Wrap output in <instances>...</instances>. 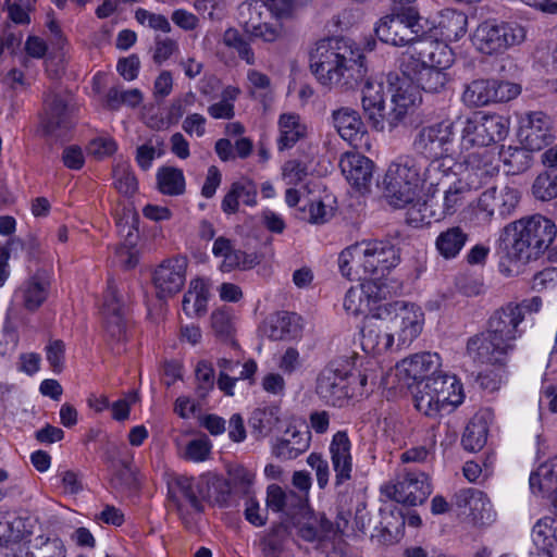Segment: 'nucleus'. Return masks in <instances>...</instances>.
<instances>
[{"instance_id":"obj_1","label":"nucleus","mask_w":557,"mask_h":557,"mask_svg":"<svg viewBox=\"0 0 557 557\" xmlns=\"http://www.w3.org/2000/svg\"><path fill=\"white\" fill-rule=\"evenodd\" d=\"M364 55L342 38L322 39L310 51V69L327 88L354 89L367 75Z\"/></svg>"},{"instance_id":"obj_2","label":"nucleus","mask_w":557,"mask_h":557,"mask_svg":"<svg viewBox=\"0 0 557 557\" xmlns=\"http://www.w3.org/2000/svg\"><path fill=\"white\" fill-rule=\"evenodd\" d=\"M556 225L540 214L518 220L504 227L498 249L510 262L527 264L537 260L556 237Z\"/></svg>"},{"instance_id":"obj_3","label":"nucleus","mask_w":557,"mask_h":557,"mask_svg":"<svg viewBox=\"0 0 557 557\" xmlns=\"http://www.w3.org/2000/svg\"><path fill=\"white\" fill-rule=\"evenodd\" d=\"M522 321L523 315L513 304L496 310L488 320L487 332L468 341L469 355L482 363L504 364L515 349V341L520 336L518 327Z\"/></svg>"},{"instance_id":"obj_4","label":"nucleus","mask_w":557,"mask_h":557,"mask_svg":"<svg viewBox=\"0 0 557 557\" xmlns=\"http://www.w3.org/2000/svg\"><path fill=\"white\" fill-rule=\"evenodd\" d=\"M434 23L420 15L414 5L396 9L392 14L383 16L375 26L377 38L396 47L411 46L412 52L422 40H433Z\"/></svg>"},{"instance_id":"obj_5","label":"nucleus","mask_w":557,"mask_h":557,"mask_svg":"<svg viewBox=\"0 0 557 557\" xmlns=\"http://www.w3.org/2000/svg\"><path fill=\"white\" fill-rule=\"evenodd\" d=\"M409 61L414 64L413 74L420 87L426 92L437 94L445 89L448 82L444 69L453 61L451 51L437 40H422L410 53Z\"/></svg>"},{"instance_id":"obj_6","label":"nucleus","mask_w":557,"mask_h":557,"mask_svg":"<svg viewBox=\"0 0 557 557\" xmlns=\"http://www.w3.org/2000/svg\"><path fill=\"white\" fill-rule=\"evenodd\" d=\"M383 185V195L393 208L403 209L416 201L422 193L419 160L407 156L392 163Z\"/></svg>"},{"instance_id":"obj_7","label":"nucleus","mask_w":557,"mask_h":557,"mask_svg":"<svg viewBox=\"0 0 557 557\" xmlns=\"http://www.w3.org/2000/svg\"><path fill=\"white\" fill-rule=\"evenodd\" d=\"M458 121L444 119L440 122L422 126L412 139L413 152L426 160H444L453 162L456 154V128Z\"/></svg>"},{"instance_id":"obj_8","label":"nucleus","mask_w":557,"mask_h":557,"mask_svg":"<svg viewBox=\"0 0 557 557\" xmlns=\"http://www.w3.org/2000/svg\"><path fill=\"white\" fill-rule=\"evenodd\" d=\"M379 315L395 334L397 350L409 347L420 335L424 324V313L419 306L399 300L380 305Z\"/></svg>"},{"instance_id":"obj_9","label":"nucleus","mask_w":557,"mask_h":557,"mask_svg":"<svg viewBox=\"0 0 557 557\" xmlns=\"http://www.w3.org/2000/svg\"><path fill=\"white\" fill-rule=\"evenodd\" d=\"M351 368L344 360L329 362L318 374L315 393L326 405L342 408L354 395Z\"/></svg>"},{"instance_id":"obj_10","label":"nucleus","mask_w":557,"mask_h":557,"mask_svg":"<svg viewBox=\"0 0 557 557\" xmlns=\"http://www.w3.org/2000/svg\"><path fill=\"white\" fill-rule=\"evenodd\" d=\"M525 39V29L516 22L487 20L479 24L472 41L476 49L485 54L502 53Z\"/></svg>"},{"instance_id":"obj_11","label":"nucleus","mask_w":557,"mask_h":557,"mask_svg":"<svg viewBox=\"0 0 557 557\" xmlns=\"http://www.w3.org/2000/svg\"><path fill=\"white\" fill-rule=\"evenodd\" d=\"M421 102V96L417 87L403 82L395 87L391 95V102L388 107L384 103L377 109L375 120H368L372 127L380 132H393L399 126L404 125L408 115Z\"/></svg>"},{"instance_id":"obj_12","label":"nucleus","mask_w":557,"mask_h":557,"mask_svg":"<svg viewBox=\"0 0 557 557\" xmlns=\"http://www.w3.org/2000/svg\"><path fill=\"white\" fill-rule=\"evenodd\" d=\"M461 127L460 145L462 149L487 147L506 138L507 121L500 115H483L473 117H457Z\"/></svg>"},{"instance_id":"obj_13","label":"nucleus","mask_w":557,"mask_h":557,"mask_svg":"<svg viewBox=\"0 0 557 557\" xmlns=\"http://www.w3.org/2000/svg\"><path fill=\"white\" fill-rule=\"evenodd\" d=\"M398 233L384 239L359 244L361 246V271L366 277L379 280L400 262Z\"/></svg>"},{"instance_id":"obj_14","label":"nucleus","mask_w":557,"mask_h":557,"mask_svg":"<svg viewBox=\"0 0 557 557\" xmlns=\"http://www.w3.org/2000/svg\"><path fill=\"white\" fill-rule=\"evenodd\" d=\"M168 503L174 508L185 525L190 523L188 505L195 512L205 511L200 494V478L174 475L168 480Z\"/></svg>"},{"instance_id":"obj_15","label":"nucleus","mask_w":557,"mask_h":557,"mask_svg":"<svg viewBox=\"0 0 557 557\" xmlns=\"http://www.w3.org/2000/svg\"><path fill=\"white\" fill-rule=\"evenodd\" d=\"M385 495L408 506L422 504L432 493L429 476L424 472L406 471L395 483L383 487Z\"/></svg>"},{"instance_id":"obj_16","label":"nucleus","mask_w":557,"mask_h":557,"mask_svg":"<svg viewBox=\"0 0 557 557\" xmlns=\"http://www.w3.org/2000/svg\"><path fill=\"white\" fill-rule=\"evenodd\" d=\"M126 301L114 278H109L103 296L102 314L104 329L110 339L121 343L126 339Z\"/></svg>"},{"instance_id":"obj_17","label":"nucleus","mask_w":557,"mask_h":557,"mask_svg":"<svg viewBox=\"0 0 557 557\" xmlns=\"http://www.w3.org/2000/svg\"><path fill=\"white\" fill-rule=\"evenodd\" d=\"M260 7L251 3H243L240 5V16L244 32L252 40H261L265 44H274L282 41L286 32L280 21L281 18L263 20Z\"/></svg>"},{"instance_id":"obj_18","label":"nucleus","mask_w":557,"mask_h":557,"mask_svg":"<svg viewBox=\"0 0 557 557\" xmlns=\"http://www.w3.org/2000/svg\"><path fill=\"white\" fill-rule=\"evenodd\" d=\"M290 524L296 529L299 539L309 543H322L334 535V524L324 512H315L301 506L298 512L292 517Z\"/></svg>"},{"instance_id":"obj_19","label":"nucleus","mask_w":557,"mask_h":557,"mask_svg":"<svg viewBox=\"0 0 557 557\" xmlns=\"http://www.w3.org/2000/svg\"><path fill=\"white\" fill-rule=\"evenodd\" d=\"M41 125L46 135L62 138L74 126L73 110L63 97L51 94L45 99Z\"/></svg>"},{"instance_id":"obj_20","label":"nucleus","mask_w":557,"mask_h":557,"mask_svg":"<svg viewBox=\"0 0 557 557\" xmlns=\"http://www.w3.org/2000/svg\"><path fill=\"white\" fill-rule=\"evenodd\" d=\"M361 346L366 352L373 355L397 350L395 334L389 330L388 323L380 318L379 307L375 314L364 319L361 329Z\"/></svg>"},{"instance_id":"obj_21","label":"nucleus","mask_w":557,"mask_h":557,"mask_svg":"<svg viewBox=\"0 0 557 557\" xmlns=\"http://www.w3.org/2000/svg\"><path fill=\"white\" fill-rule=\"evenodd\" d=\"M187 259L174 257L164 260L153 272V285L159 298L178 293L185 284Z\"/></svg>"},{"instance_id":"obj_22","label":"nucleus","mask_w":557,"mask_h":557,"mask_svg":"<svg viewBox=\"0 0 557 557\" xmlns=\"http://www.w3.org/2000/svg\"><path fill=\"white\" fill-rule=\"evenodd\" d=\"M519 201L520 193L517 188L510 186L490 187L479 197L478 208L488 219L506 218L513 212Z\"/></svg>"},{"instance_id":"obj_23","label":"nucleus","mask_w":557,"mask_h":557,"mask_svg":"<svg viewBox=\"0 0 557 557\" xmlns=\"http://www.w3.org/2000/svg\"><path fill=\"white\" fill-rule=\"evenodd\" d=\"M444 384L445 377H441V374L419 382L413 396L417 410L428 417H435L446 409L445 399H448V394L443 389Z\"/></svg>"},{"instance_id":"obj_24","label":"nucleus","mask_w":557,"mask_h":557,"mask_svg":"<svg viewBox=\"0 0 557 557\" xmlns=\"http://www.w3.org/2000/svg\"><path fill=\"white\" fill-rule=\"evenodd\" d=\"M518 136L529 150L543 149L550 139L548 119L543 112H531L521 119Z\"/></svg>"},{"instance_id":"obj_25","label":"nucleus","mask_w":557,"mask_h":557,"mask_svg":"<svg viewBox=\"0 0 557 557\" xmlns=\"http://www.w3.org/2000/svg\"><path fill=\"white\" fill-rule=\"evenodd\" d=\"M441 358L437 354L421 352L403 359L397 363V371L413 382L426 381L428 377L435 376L438 373Z\"/></svg>"},{"instance_id":"obj_26","label":"nucleus","mask_w":557,"mask_h":557,"mask_svg":"<svg viewBox=\"0 0 557 557\" xmlns=\"http://www.w3.org/2000/svg\"><path fill=\"white\" fill-rule=\"evenodd\" d=\"M454 504L459 509H469L470 516L475 523L486 524L493 520L490 499L482 491L469 487L455 493Z\"/></svg>"},{"instance_id":"obj_27","label":"nucleus","mask_w":557,"mask_h":557,"mask_svg":"<svg viewBox=\"0 0 557 557\" xmlns=\"http://www.w3.org/2000/svg\"><path fill=\"white\" fill-rule=\"evenodd\" d=\"M342 173L357 189H367L372 181L373 162L358 152H346L339 161Z\"/></svg>"},{"instance_id":"obj_28","label":"nucleus","mask_w":557,"mask_h":557,"mask_svg":"<svg viewBox=\"0 0 557 557\" xmlns=\"http://www.w3.org/2000/svg\"><path fill=\"white\" fill-rule=\"evenodd\" d=\"M350 441L345 431L334 434L330 445L335 485L339 486L351 479L352 460L350 455Z\"/></svg>"},{"instance_id":"obj_29","label":"nucleus","mask_w":557,"mask_h":557,"mask_svg":"<svg viewBox=\"0 0 557 557\" xmlns=\"http://www.w3.org/2000/svg\"><path fill=\"white\" fill-rule=\"evenodd\" d=\"M49 290L50 282L44 274L37 272L17 288L15 298L25 310L35 312L47 300Z\"/></svg>"},{"instance_id":"obj_30","label":"nucleus","mask_w":557,"mask_h":557,"mask_svg":"<svg viewBox=\"0 0 557 557\" xmlns=\"http://www.w3.org/2000/svg\"><path fill=\"white\" fill-rule=\"evenodd\" d=\"M433 23L435 34L430 35L434 40L440 35L443 40L458 41L467 34L468 16L461 11L445 9L440 13L438 21Z\"/></svg>"},{"instance_id":"obj_31","label":"nucleus","mask_w":557,"mask_h":557,"mask_svg":"<svg viewBox=\"0 0 557 557\" xmlns=\"http://www.w3.org/2000/svg\"><path fill=\"white\" fill-rule=\"evenodd\" d=\"M332 120L339 136L357 146L366 133L364 124L359 113L351 108H341L332 113Z\"/></svg>"},{"instance_id":"obj_32","label":"nucleus","mask_w":557,"mask_h":557,"mask_svg":"<svg viewBox=\"0 0 557 557\" xmlns=\"http://www.w3.org/2000/svg\"><path fill=\"white\" fill-rule=\"evenodd\" d=\"M300 317L292 312H277L264 324V334L273 341L295 338L301 331Z\"/></svg>"},{"instance_id":"obj_33","label":"nucleus","mask_w":557,"mask_h":557,"mask_svg":"<svg viewBox=\"0 0 557 557\" xmlns=\"http://www.w3.org/2000/svg\"><path fill=\"white\" fill-rule=\"evenodd\" d=\"M469 238L461 226H450L442 231L435 239V248L440 256L446 260L455 259Z\"/></svg>"},{"instance_id":"obj_34","label":"nucleus","mask_w":557,"mask_h":557,"mask_svg":"<svg viewBox=\"0 0 557 557\" xmlns=\"http://www.w3.org/2000/svg\"><path fill=\"white\" fill-rule=\"evenodd\" d=\"M363 87L361 89V104L363 112L368 120H375V114H377V109H380L385 103L386 92L384 89V85L381 81L374 79L371 76L366 75L363 81Z\"/></svg>"},{"instance_id":"obj_35","label":"nucleus","mask_w":557,"mask_h":557,"mask_svg":"<svg viewBox=\"0 0 557 557\" xmlns=\"http://www.w3.org/2000/svg\"><path fill=\"white\" fill-rule=\"evenodd\" d=\"M530 487L534 494L547 495L549 498L557 490V457L549 463L541 465L530 475Z\"/></svg>"},{"instance_id":"obj_36","label":"nucleus","mask_w":557,"mask_h":557,"mask_svg":"<svg viewBox=\"0 0 557 557\" xmlns=\"http://www.w3.org/2000/svg\"><path fill=\"white\" fill-rule=\"evenodd\" d=\"M288 437L281 438L273 446V454L283 460H292L306 451L309 447L308 433L299 431H286Z\"/></svg>"},{"instance_id":"obj_37","label":"nucleus","mask_w":557,"mask_h":557,"mask_svg":"<svg viewBox=\"0 0 557 557\" xmlns=\"http://www.w3.org/2000/svg\"><path fill=\"white\" fill-rule=\"evenodd\" d=\"M230 493L231 488L226 480L213 475L200 476V494L202 497V504L208 502L218 504L219 506H225L227 504Z\"/></svg>"},{"instance_id":"obj_38","label":"nucleus","mask_w":557,"mask_h":557,"mask_svg":"<svg viewBox=\"0 0 557 557\" xmlns=\"http://www.w3.org/2000/svg\"><path fill=\"white\" fill-rule=\"evenodd\" d=\"M494 79H474L462 92V101L470 108L484 107L493 102Z\"/></svg>"},{"instance_id":"obj_39","label":"nucleus","mask_w":557,"mask_h":557,"mask_svg":"<svg viewBox=\"0 0 557 557\" xmlns=\"http://www.w3.org/2000/svg\"><path fill=\"white\" fill-rule=\"evenodd\" d=\"M208 290L201 281L190 283L182 301L183 311L188 317H201L207 311Z\"/></svg>"},{"instance_id":"obj_40","label":"nucleus","mask_w":557,"mask_h":557,"mask_svg":"<svg viewBox=\"0 0 557 557\" xmlns=\"http://www.w3.org/2000/svg\"><path fill=\"white\" fill-rule=\"evenodd\" d=\"M280 137L277 146L280 150L292 148L305 136V126L300 125L296 114H282L278 121Z\"/></svg>"},{"instance_id":"obj_41","label":"nucleus","mask_w":557,"mask_h":557,"mask_svg":"<svg viewBox=\"0 0 557 557\" xmlns=\"http://www.w3.org/2000/svg\"><path fill=\"white\" fill-rule=\"evenodd\" d=\"M288 536L289 530L287 524L284 522L272 524L260 540V547L263 555L267 557H278L283 552L284 543Z\"/></svg>"},{"instance_id":"obj_42","label":"nucleus","mask_w":557,"mask_h":557,"mask_svg":"<svg viewBox=\"0 0 557 557\" xmlns=\"http://www.w3.org/2000/svg\"><path fill=\"white\" fill-rule=\"evenodd\" d=\"M159 190L169 196H178L185 191L183 171L173 166H162L157 173Z\"/></svg>"},{"instance_id":"obj_43","label":"nucleus","mask_w":557,"mask_h":557,"mask_svg":"<svg viewBox=\"0 0 557 557\" xmlns=\"http://www.w3.org/2000/svg\"><path fill=\"white\" fill-rule=\"evenodd\" d=\"M428 164L419 161V174L421 176L422 190L428 186V190L443 184V180L448 176L450 164L444 160H428Z\"/></svg>"},{"instance_id":"obj_44","label":"nucleus","mask_w":557,"mask_h":557,"mask_svg":"<svg viewBox=\"0 0 557 557\" xmlns=\"http://www.w3.org/2000/svg\"><path fill=\"white\" fill-rule=\"evenodd\" d=\"M27 550L33 557H66V547L57 536L38 535L30 541Z\"/></svg>"},{"instance_id":"obj_45","label":"nucleus","mask_w":557,"mask_h":557,"mask_svg":"<svg viewBox=\"0 0 557 557\" xmlns=\"http://www.w3.org/2000/svg\"><path fill=\"white\" fill-rule=\"evenodd\" d=\"M361 246L359 244L344 249L338 256V267L343 276L350 281L361 280Z\"/></svg>"},{"instance_id":"obj_46","label":"nucleus","mask_w":557,"mask_h":557,"mask_svg":"<svg viewBox=\"0 0 557 557\" xmlns=\"http://www.w3.org/2000/svg\"><path fill=\"white\" fill-rule=\"evenodd\" d=\"M280 414L281 410L276 406L256 409L249 420L250 426L260 435L265 436L278 426Z\"/></svg>"},{"instance_id":"obj_47","label":"nucleus","mask_w":557,"mask_h":557,"mask_svg":"<svg viewBox=\"0 0 557 557\" xmlns=\"http://www.w3.org/2000/svg\"><path fill=\"white\" fill-rule=\"evenodd\" d=\"M532 150L523 147H508L500 152V158L504 164L507 166V173L518 174L527 169L531 164V152Z\"/></svg>"},{"instance_id":"obj_48","label":"nucleus","mask_w":557,"mask_h":557,"mask_svg":"<svg viewBox=\"0 0 557 557\" xmlns=\"http://www.w3.org/2000/svg\"><path fill=\"white\" fill-rule=\"evenodd\" d=\"M487 440V426L483 419L471 420L462 435V445L469 451L480 450Z\"/></svg>"},{"instance_id":"obj_49","label":"nucleus","mask_w":557,"mask_h":557,"mask_svg":"<svg viewBox=\"0 0 557 557\" xmlns=\"http://www.w3.org/2000/svg\"><path fill=\"white\" fill-rule=\"evenodd\" d=\"M533 195L542 201H549L557 197V171L546 170L540 174L532 186Z\"/></svg>"},{"instance_id":"obj_50","label":"nucleus","mask_w":557,"mask_h":557,"mask_svg":"<svg viewBox=\"0 0 557 557\" xmlns=\"http://www.w3.org/2000/svg\"><path fill=\"white\" fill-rule=\"evenodd\" d=\"M407 222L414 227L423 224H430L431 219L436 221L437 214L431 210L432 199L422 200L421 194L416 201L407 205Z\"/></svg>"},{"instance_id":"obj_51","label":"nucleus","mask_w":557,"mask_h":557,"mask_svg":"<svg viewBox=\"0 0 557 557\" xmlns=\"http://www.w3.org/2000/svg\"><path fill=\"white\" fill-rule=\"evenodd\" d=\"M223 44L234 49L242 60H245L248 64L255 63V53L250 47V44L244 38L238 29L230 27L223 34Z\"/></svg>"},{"instance_id":"obj_52","label":"nucleus","mask_w":557,"mask_h":557,"mask_svg":"<svg viewBox=\"0 0 557 557\" xmlns=\"http://www.w3.org/2000/svg\"><path fill=\"white\" fill-rule=\"evenodd\" d=\"M299 207V219L312 224H323L332 216V209L327 208L321 200H302Z\"/></svg>"},{"instance_id":"obj_53","label":"nucleus","mask_w":557,"mask_h":557,"mask_svg":"<svg viewBox=\"0 0 557 557\" xmlns=\"http://www.w3.org/2000/svg\"><path fill=\"white\" fill-rule=\"evenodd\" d=\"M555 520L552 518H544L536 522L532 529V540L539 549L548 550L555 541V529L553 527Z\"/></svg>"},{"instance_id":"obj_54","label":"nucleus","mask_w":557,"mask_h":557,"mask_svg":"<svg viewBox=\"0 0 557 557\" xmlns=\"http://www.w3.org/2000/svg\"><path fill=\"white\" fill-rule=\"evenodd\" d=\"M195 374L196 392L199 397L205 398L214 386V370L210 362L201 360L197 363Z\"/></svg>"},{"instance_id":"obj_55","label":"nucleus","mask_w":557,"mask_h":557,"mask_svg":"<svg viewBox=\"0 0 557 557\" xmlns=\"http://www.w3.org/2000/svg\"><path fill=\"white\" fill-rule=\"evenodd\" d=\"M463 193L465 187L460 182L450 185L444 191L443 210L437 214L436 221H440L445 215H451L456 212L457 207H459L462 202Z\"/></svg>"},{"instance_id":"obj_56","label":"nucleus","mask_w":557,"mask_h":557,"mask_svg":"<svg viewBox=\"0 0 557 557\" xmlns=\"http://www.w3.org/2000/svg\"><path fill=\"white\" fill-rule=\"evenodd\" d=\"M111 486L116 491H135L138 482L135 472L126 461H121V468L111 479Z\"/></svg>"},{"instance_id":"obj_57","label":"nucleus","mask_w":557,"mask_h":557,"mask_svg":"<svg viewBox=\"0 0 557 557\" xmlns=\"http://www.w3.org/2000/svg\"><path fill=\"white\" fill-rule=\"evenodd\" d=\"M370 299L362 290L350 288L344 298V309L348 314L359 315L369 308Z\"/></svg>"},{"instance_id":"obj_58","label":"nucleus","mask_w":557,"mask_h":557,"mask_svg":"<svg viewBox=\"0 0 557 557\" xmlns=\"http://www.w3.org/2000/svg\"><path fill=\"white\" fill-rule=\"evenodd\" d=\"M114 184L119 193L131 196L137 190V180L128 166H116L114 169Z\"/></svg>"},{"instance_id":"obj_59","label":"nucleus","mask_w":557,"mask_h":557,"mask_svg":"<svg viewBox=\"0 0 557 557\" xmlns=\"http://www.w3.org/2000/svg\"><path fill=\"white\" fill-rule=\"evenodd\" d=\"M135 17L138 23L146 25L151 29L161 30L163 33H170L172 30L169 20L162 14L152 13L145 9H138Z\"/></svg>"},{"instance_id":"obj_60","label":"nucleus","mask_w":557,"mask_h":557,"mask_svg":"<svg viewBox=\"0 0 557 557\" xmlns=\"http://www.w3.org/2000/svg\"><path fill=\"white\" fill-rule=\"evenodd\" d=\"M34 2L35 0H15L14 2L7 0L5 7L9 18L15 24H28V11L32 9Z\"/></svg>"},{"instance_id":"obj_61","label":"nucleus","mask_w":557,"mask_h":557,"mask_svg":"<svg viewBox=\"0 0 557 557\" xmlns=\"http://www.w3.org/2000/svg\"><path fill=\"white\" fill-rule=\"evenodd\" d=\"M65 345L61 339H54L46 347L47 360L53 372H61L64 364Z\"/></svg>"},{"instance_id":"obj_62","label":"nucleus","mask_w":557,"mask_h":557,"mask_svg":"<svg viewBox=\"0 0 557 557\" xmlns=\"http://www.w3.org/2000/svg\"><path fill=\"white\" fill-rule=\"evenodd\" d=\"M441 377H445L443 389L448 394V399H445V407H457L463 399L461 384L455 375L441 374Z\"/></svg>"},{"instance_id":"obj_63","label":"nucleus","mask_w":557,"mask_h":557,"mask_svg":"<svg viewBox=\"0 0 557 557\" xmlns=\"http://www.w3.org/2000/svg\"><path fill=\"white\" fill-rule=\"evenodd\" d=\"M154 45L156 48L152 59L157 64H161L166 61L177 50V42L169 37L162 38L157 36L154 38Z\"/></svg>"},{"instance_id":"obj_64","label":"nucleus","mask_w":557,"mask_h":557,"mask_svg":"<svg viewBox=\"0 0 557 557\" xmlns=\"http://www.w3.org/2000/svg\"><path fill=\"white\" fill-rule=\"evenodd\" d=\"M521 91L518 84L494 79L493 102H506L516 98Z\"/></svg>"}]
</instances>
